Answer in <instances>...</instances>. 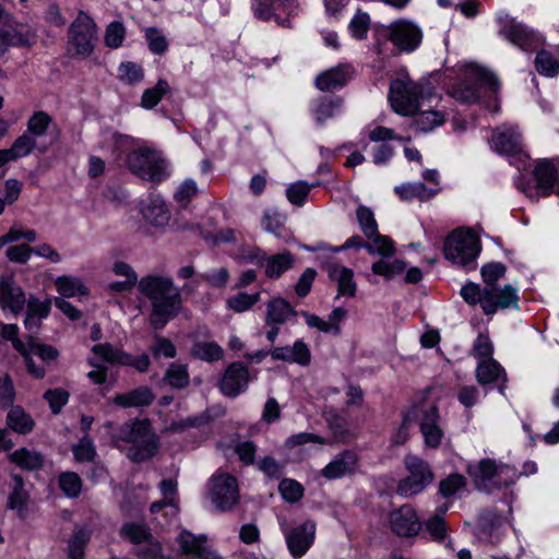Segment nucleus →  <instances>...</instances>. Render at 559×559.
Instances as JSON below:
<instances>
[{
  "label": "nucleus",
  "instance_id": "nucleus-40",
  "mask_svg": "<svg viewBox=\"0 0 559 559\" xmlns=\"http://www.w3.org/2000/svg\"><path fill=\"white\" fill-rule=\"evenodd\" d=\"M10 461L24 469H38L43 466V455L26 448L19 449L10 454Z\"/></svg>",
  "mask_w": 559,
  "mask_h": 559
},
{
  "label": "nucleus",
  "instance_id": "nucleus-56",
  "mask_svg": "<svg viewBox=\"0 0 559 559\" xmlns=\"http://www.w3.org/2000/svg\"><path fill=\"white\" fill-rule=\"evenodd\" d=\"M448 507L441 508L439 513L430 518L426 524V531L429 533L433 540H442L447 536V527L443 519V514L447 512Z\"/></svg>",
  "mask_w": 559,
  "mask_h": 559
},
{
  "label": "nucleus",
  "instance_id": "nucleus-58",
  "mask_svg": "<svg viewBox=\"0 0 559 559\" xmlns=\"http://www.w3.org/2000/svg\"><path fill=\"white\" fill-rule=\"evenodd\" d=\"M312 187L313 185H309L306 181H297L289 185L286 189L288 201L297 206L304 205Z\"/></svg>",
  "mask_w": 559,
  "mask_h": 559
},
{
  "label": "nucleus",
  "instance_id": "nucleus-1",
  "mask_svg": "<svg viewBox=\"0 0 559 559\" xmlns=\"http://www.w3.org/2000/svg\"><path fill=\"white\" fill-rule=\"evenodd\" d=\"M136 284L139 292L151 301L148 320L153 329H163L180 312L182 302L180 292L167 276L148 275L139 282L124 278L109 283L106 289L109 294L116 295L130 292Z\"/></svg>",
  "mask_w": 559,
  "mask_h": 559
},
{
  "label": "nucleus",
  "instance_id": "nucleus-5",
  "mask_svg": "<svg viewBox=\"0 0 559 559\" xmlns=\"http://www.w3.org/2000/svg\"><path fill=\"white\" fill-rule=\"evenodd\" d=\"M460 293L465 302L478 305L485 314H493L499 309L518 308V289L510 284L503 287H480L476 283H467Z\"/></svg>",
  "mask_w": 559,
  "mask_h": 559
},
{
  "label": "nucleus",
  "instance_id": "nucleus-2",
  "mask_svg": "<svg viewBox=\"0 0 559 559\" xmlns=\"http://www.w3.org/2000/svg\"><path fill=\"white\" fill-rule=\"evenodd\" d=\"M115 146L119 157L126 155L124 164L130 171L143 180L158 183L170 176V164L160 152L146 146L135 147L132 139L126 135H116Z\"/></svg>",
  "mask_w": 559,
  "mask_h": 559
},
{
  "label": "nucleus",
  "instance_id": "nucleus-25",
  "mask_svg": "<svg viewBox=\"0 0 559 559\" xmlns=\"http://www.w3.org/2000/svg\"><path fill=\"white\" fill-rule=\"evenodd\" d=\"M389 523L392 531L400 536H414L420 531V522L411 506H403L390 513Z\"/></svg>",
  "mask_w": 559,
  "mask_h": 559
},
{
  "label": "nucleus",
  "instance_id": "nucleus-6",
  "mask_svg": "<svg viewBox=\"0 0 559 559\" xmlns=\"http://www.w3.org/2000/svg\"><path fill=\"white\" fill-rule=\"evenodd\" d=\"M93 357L88 358V364L94 367V370L87 373L91 381L96 384H103L107 379V369L98 364L106 361L109 364H119L122 366H130L140 372H146L150 368L151 360L146 354L140 356H132L131 354L115 347L109 343L97 344L92 347Z\"/></svg>",
  "mask_w": 559,
  "mask_h": 559
},
{
  "label": "nucleus",
  "instance_id": "nucleus-52",
  "mask_svg": "<svg viewBox=\"0 0 559 559\" xmlns=\"http://www.w3.org/2000/svg\"><path fill=\"white\" fill-rule=\"evenodd\" d=\"M370 242L366 245V249L370 254H380L382 257H391L394 253V243L393 241L386 237L382 236L376 231V235L372 236Z\"/></svg>",
  "mask_w": 559,
  "mask_h": 559
},
{
  "label": "nucleus",
  "instance_id": "nucleus-26",
  "mask_svg": "<svg viewBox=\"0 0 559 559\" xmlns=\"http://www.w3.org/2000/svg\"><path fill=\"white\" fill-rule=\"evenodd\" d=\"M358 468V457L353 451H344L337 454L321 471L320 475L328 480L349 476Z\"/></svg>",
  "mask_w": 559,
  "mask_h": 559
},
{
  "label": "nucleus",
  "instance_id": "nucleus-60",
  "mask_svg": "<svg viewBox=\"0 0 559 559\" xmlns=\"http://www.w3.org/2000/svg\"><path fill=\"white\" fill-rule=\"evenodd\" d=\"M119 79L128 84L140 83L144 78V72L141 66L128 61L122 62L118 69Z\"/></svg>",
  "mask_w": 559,
  "mask_h": 559
},
{
  "label": "nucleus",
  "instance_id": "nucleus-17",
  "mask_svg": "<svg viewBox=\"0 0 559 559\" xmlns=\"http://www.w3.org/2000/svg\"><path fill=\"white\" fill-rule=\"evenodd\" d=\"M36 31L28 24L17 23L3 10L0 19V43L8 46H32L36 41Z\"/></svg>",
  "mask_w": 559,
  "mask_h": 559
},
{
  "label": "nucleus",
  "instance_id": "nucleus-55",
  "mask_svg": "<svg viewBox=\"0 0 559 559\" xmlns=\"http://www.w3.org/2000/svg\"><path fill=\"white\" fill-rule=\"evenodd\" d=\"M466 480L460 474H451L439 484V493L444 498L457 495L464 489Z\"/></svg>",
  "mask_w": 559,
  "mask_h": 559
},
{
  "label": "nucleus",
  "instance_id": "nucleus-23",
  "mask_svg": "<svg viewBox=\"0 0 559 559\" xmlns=\"http://www.w3.org/2000/svg\"><path fill=\"white\" fill-rule=\"evenodd\" d=\"M25 302V294L13 276H2L0 280V308L3 312L17 314L24 309Z\"/></svg>",
  "mask_w": 559,
  "mask_h": 559
},
{
  "label": "nucleus",
  "instance_id": "nucleus-46",
  "mask_svg": "<svg viewBox=\"0 0 559 559\" xmlns=\"http://www.w3.org/2000/svg\"><path fill=\"white\" fill-rule=\"evenodd\" d=\"M165 381L175 389H182L190 382V377L186 365L173 362L169 365Z\"/></svg>",
  "mask_w": 559,
  "mask_h": 559
},
{
  "label": "nucleus",
  "instance_id": "nucleus-28",
  "mask_svg": "<svg viewBox=\"0 0 559 559\" xmlns=\"http://www.w3.org/2000/svg\"><path fill=\"white\" fill-rule=\"evenodd\" d=\"M177 480L174 478L163 479L158 486L163 496L162 500L152 503L151 512L157 513L162 509L167 508L166 514L176 518L179 511L178 508V490Z\"/></svg>",
  "mask_w": 559,
  "mask_h": 559
},
{
  "label": "nucleus",
  "instance_id": "nucleus-27",
  "mask_svg": "<svg viewBox=\"0 0 559 559\" xmlns=\"http://www.w3.org/2000/svg\"><path fill=\"white\" fill-rule=\"evenodd\" d=\"M19 328L16 324H3L2 325V337L12 342V346L17 350L24 358L27 371L36 379L45 377L46 371L43 367L36 366L34 360L29 358V349L26 347L27 343H23L19 337Z\"/></svg>",
  "mask_w": 559,
  "mask_h": 559
},
{
  "label": "nucleus",
  "instance_id": "nucleus-50",
  "mask_svg": "<svg viewBox=\"0 0 559 559\" xmlns=\"http://www.w3.org/2000/svg\"><path fill=\"white\" fill-rule=\"evenodd\" d=\"M370 22V16L367 12L357 10L348 24L350 35L358 40L367 38Z\"/></svg>",
  "mask_w": 559,
  "mask_h": 559
},
{
  "label": "nucleus",
  "instance_id": "nucleus-15",
  "mask_svg": "<svg viewBox=\"0 0 559 559\" xmlns=\"http://www.w3.org/2000/svg\"><path fill=\"white\" fill-rule=\"evenodd\" d=\"M254 15L263 21H274L285 26L290 16L298 13L297 0H252Z\"/></svg>",
  "mask_w": 559,
  "mask_h": 559
},
{
  "label": "nucleus",
  "instance_id": "nucleus-11",
  "mask_svg": "<svg viewBox=\"0 0 559 559\" xmlns=\"http://www.w3.org/2000/svg\"><path fill=\"white\" fill-rule=\"evenodd\" d=\"M424 87L408 78L391 83L389 100L393 110L402 116L415 114L423 106Z\"/></svg>",
  "mask_w": 559,
  "mask_h": 559
},
{
  "label": "nucleus",
  "instance_id": "nucleus-19",
  "mask_svg": "<svg viewBox=\"0 0 559 559\" xmlns=\"http://www.w3.org/2000/svg\"><path fill=\"white\" fill-rule=\"evenodd\" d=\"M497 21L500 24V34L513 45L526 50L538 41L537 35L532 29L515 22L509 14L499 13Z\"/></svg>",
  "mask_w": 559,
  "mask_h": 559
},
{
  "label": "nucleus",
  "instance_id": "nucleus-49",
  "mask_svg": "<svg viewBox=\"0 0 559 559\" xmlns=\"http://www.w3.org/2000/svg\"><path fill=\"white\" fill-rule=\"evenodd\" d=\"M406 264L402 260H379L374 262L371 266L372 272L377 275H381L386 280H391L394 276L403 273L405 271Z\"/></svg>",
  "mask_w": 559,
  "mask_h": 559
},
{
  "label": "nucleus",
  "instance_id": "nucleus-61",
  "mask_svg": "<svg viewBox=\"0 0 559 559\" xmlns=\"http://www.w3.org/2000/svg\"><path fill=\"white\" fill-rule=\"evenodd\" d=\"M280 492L287 502H297L304 496V487L298 481L286 478L280 483Z\"/></svg>",
  "mask_w": 559,
  "mask_h": 559
},
{
  "label": "nucleus",
  "instance_id": "nucleus-35",
  "mask_svg": "<svg viewBox=\"0 0 559 559\" xmlns=\"http://www.w3.org/2000/svg\"><path fill=\"white\" fill-rule=\"evenodd\" d=\"M536 189L539 194H549L556 182V168L549 160H539L534 168Z\"/></svg>",
  "mask_w": 559,
  "mask_h": 559
},
{
  "label": "nucleus",
  "instance_id": "nucleus-4",
  "mask_svg": "<svg viewBox=\"0 0 559 559\" xmlns=\"http://www.w3.org/2000/svg\"><path fill=\"white\" fill-rule=\"evenodd\" d=\"M457 71L456 82L449 87V93L461 103L472 104L477 102L480 86H487L492 91L499 86L496 74L478 63H462Z\"/></svg>",
  "mask_w": 559,
  "mask_h": 559
},
{
  "label": "nucleus",
  "instance_id": "nucleus-21",
  "mask_svg": "<svg viewBox=\"0 0 559 559\" xmlns=\"http://www.w3.org/2000/svg\"><path fill=\"white\" fill-rule=\"evenodd\" d=\"M177 543L180 551L191 559H224L207 544V537L203 534L193 535L189 531H182L177 537Z\"/></svg>",
  "mask_w": 559,
  "mask_h": 559
},
{
  "label": "nucleus",
  "instance_id": "nucleus-30",
  "mask_svg": "<svg viewBox=\"0 0 559 559\" xmlns=\"http://www.w3.org/2000/svg\"><path fill=\"white\" fill-rule=\"evenodd\" d=\"M329 277L337 283L338 295L354 297L357 285L354 281V273L350 269L341 264H330L328 266Z\"/></svg>",
  "mask_w": 559,
  "mask_h": 559
},
{
  "label": "nucleus",
  "instance_id": "nucleus-34",
  "mask_svg": "<svg viewBox=\"0 0 559 559\" xmlns=\"http://www.w3.org/2000/svg\"><path fill=\"white\" fill-rule=\"evenodd\" d=\"M57 292L64 298L87 296L90 290L83 280L72 275H61L55 280Z\"/></svg>",
  "mask_w": 559,
  "mask_h": 559
},
{
  "label": "nucleus",
  "instance_id": "nucleus-41",
  "mask_svg": "<svg viewBox=\"0 0 559 559\" xmlns=\"http://www.w3.org/2000/svg\"><path fill=\"white\" fill-rule=\"evenodd\" d=\"M11 488L12 490L9 495L8 506L12 510L22 512L26 507V501L28 498V495L24 489L23 479L20 476L14 475L12 477Z\"/></svg>",
  "mask_w": 559,
  "mask_h": 559
},
{
  "label": "nucleus",
  "instance_id": "nucleus-57",
  "mask_svg": "<svg viewBox=\"0 0 559 559\" xmlns=\"http://www.w3.org/2000/svg\"><path fill=\"white\" fill-rule=\"evenodd\" d=\"M50 123L51 118L48 114L44 111H36L28 119L26 132L33 138L44 136Z\"/></svg>",
  "mask_w": 559,
  "mask_h": 559
},
{
  "label": "nucleus",
  "instance_id": "nucleus-38",
  "mask_svg": "<svg viewBox=\"0 0 559 559\" xmlns=\"http://www.w3.org/2000/svg\"><path fill=\"white\" fill-rule=\"evenodd\" d=\"M476 378L480 384H488L496 382L499 379L504 381L506 372L495 359L488 358L478 362L476 368Z\"/></svg>",
  "mask_w": 559,
  "mask_h": 559
},
{
  "label": "nucleus",
  "instance_id": "nucleus-36",
  "mask_svg": "<svg viewBox=\"0 0 559 559\" xmlns=\"http://www.w3.org/2000/svg\"><path fill=\"white\" fill-rule=\"evenodd\" d=\"M396 194L405 201H427L431 199L439 188H429L423 182H406L394 188Z\"/></svg>",
  "mask_w": 559,
  "mask_h": 559
},
{
  "label": "nucleus",
  "instance_id": "nucleus-9",
  "mask_svg": "<svg viewBox=\"0 0 559 559\" xmlns=\"http://www.w3.org/2000/svg\"><path fill=\"white\" fill-rule=\"evenodd\" d=\"M444 257L453 264L474 269L480 252L477 236L467 229H456L444 241Z\"/></svg>",
  "mask_w": 559,
  "mask_h": 559
},
{
  "label": "nucleus",
  "instance_id": "nucleus-62",
  "mask_svg": "<svg viewBox=\"0 0 559 559\" xmlns=\"http://www.w3.org/2000/svg\"><path fill=\"white\" fill-rule=\"evenodd\" d=\"M126 37V28L120 22L110 23L105 32V44L111 49L119 48Z\"/></svg>",
  "mask_w": 559,
  "mask_h": 559
},
{
  "label": "nucleus",
  "instance_id": "nucleus-3",
  "mask_svg": "<svg viewBox=\"0 0 559 559\" xmlns=\"http://www.w3.org/2000/svg\"><path fill=\"white\" fill-rule=\"evenodd\" d=\"M115 442L133 462L150 460L158 449L157 438L147 420L126 423L121 426Z\"/></svg>",
  "mask_w": 559,
  "mask_h": 559
},
{
  "label": "nucleus",
  "instance_id": "nucleus-47",
  "mask_svg": "<svg viewBox=\"0 0 559 559\" xmlns=\"http://www.w3.org/2000/svg\"><path fill=\"white\" fill-rule=\"evenodd\" d=\"M260 293H238L226 300V307L235 312H245L252 308L260 300Z\"/></svg>",
  "mask_w": 559,
  "mask_h": 559
},
{
  "label": "nucleus",
  "instance_id": "nucleus-48",
  "mask_svg": "<svg viewBox=\"0 0 559 559\" xmlns=\"http://www.w3.org/2000/svg\"><path fill=\"white\" fill-rule=\"evenodd\" d=\"M341 111L342 100L340 98H330L320 102L313 110V114L317 121L323 123L328 119L338 116Z\"/></svg>",
  "mask_w": 559,
  "mask_h": 559
},
{
  "label": "nucleus",
  "instance_id": "nucleus-51",
  "mask_svg": "<svg viewBox=\"0 0 559 559\" xmlns=\"http://www.w3.org/2000/svg\"><path fill=\"white\" fill-rule=\"evenodd\" d=\"M356 216L364 235L367 238L374 236L378 230V224L372 210L365 205H359L356 211Z\"/></svg>",
  "mask_w": 559,
  "mask_h": 559
},
{
  "label": "nucleus",
  "instance_id": "nucleus-12",
  "mask_svg": "<svg viewBox=\"0 0 559 559\" xmlns=\"http://www.w3.org/2000/svg\"><path fill=\"white\" fill-rule=\"evenodd\" d=\"M207 496L218 511H228L239 501V487L235 476L216 472L207 483Z\"/></svg>",
  "mask_w": 559,
  "mask_h": 559
},
{
  "label": "nucleus",
  "instance_id": "nucleus-45",
  "mask_svg": "<svg viewBox=\"0 0 559 559\" xmlns=\"http://www.w3.org/2000/svg\"><path fill=\"white\" fill-rule=\"evenodd\" d=\"M91 538L87 527H79L74 531L69 543V559H84V547Z\"/></svg>",
  "mask_w": 559,
  "mask_h": 559
},
{
  "label": "nucleus",
  "instance_id": "nucleus-59",
  "mask_svg": "<svg viewBox=\"0 0 559 559\" xmlns=\"http://www.w3.org/2000/svg\"><path fill=\"white\" fill-rule=\"evenodd\" d=\"M26 347L29 349L32 360L33 355L38 356L45 362L55 361L59 357V352L53 346L37 343L32 338L27 342Z\"/></svg>",
  "mask_w": 559,
  "mask_h": 559
},
{
  "label": "nucleus",
  "instance_id": "nucleus-16",
  "mask_svg": "<svg viewBox=\"0 0 559 559\" xmlns=\"http://www.w3.org/2000/svg\"><path fill=\"white\" fill-rule=\"evenodd\" d=\"M280 525L290 555L294 558L302 557L314 542L316 523L307 520L296 527L289 528L284 521H281Z\"/></svg>",
  "mask_w": 559,
  "mask_h": 559
},
{
  "label": "nucleus",
  "instance_id": "nucleus-24",
  "mask_svg": "<svg viewBox=\"0 0 559 559\" xmlns=\"http://www.w3.org/2000/svg\"><path fill=\"white\" fill-rule=\"evenodd\" d=\"M249 370L241 362H233L225 370L219 382L221 392L229 397H236L247 390Z\"/></svg>",
  "mask_w": 559,
  "mask_h": 559
},
{
  "label": "nucleus",
  "instance_id": "nucleus-44",
  "mask_svg": "<svg viewBox=\"0 0 559 559\" xmlns=\"http://www.w3.org/2000/svg\"><path fill=\"white\" fill-rule=\"evenodd\" d=\"M22 239L28 242H35L37 240V233L34 229H25L20 224H14L7 234L0 237V250L7 245Z\"/></svg>",
  "mask_w": 559,
  "mask_h": 559
},
{
  "label": "nucleus",
  "instance_id": "nucleus-37",
  "mask_svg": "<svg viewBox=\"0 0 559 559\" xmlns=\"http://www.w3.org/2000/svg\"><path fill=\"white\" fill-rule=\"evenodd\" d=\"M7 424L11 430L20 435H27L35 427V420L21 406H14L9 411Z\"/></svg>",
  "mask_w": 559,
  "mask_h": 559
},
{
  "label": "nucleus",
  "instance_id": "nucleus-43",
  "mask_svg": "<svg viewBox=\"0 0 559 559\" xmlns=\"http://www.w3.org/2000/svg\"><path fill=\"white\" fill-rule=\"evenodd\" d=\"M170 92V86L165 80H159L154 87L146 88L141 97V106L144 109L154 108Z\"/></svg>",
  "mask_w": 559,
  "mask_h": 559
},
{
  "label": "nucleus",
  "instance_id": "nucleus-31",
  "mask_svg": "<svg viewBox=\"0 0 559 559\" xmlns=\"http://www.w3.org/2000/svg\"><path fill=\"white\" fill-rule=\"evenodd\" d=\"M350 78L348 66H337L320 73L316 79V86L320 91H331L343 86Z\"/></svg>",
  "mask_w": 559,
  "mask_h": 559
},
{
  "label": "nucleus",
  "instance_id": "nucleus-7",
  "mask_svg": "<svg viewBox=\"0 0 559 559\" xmlns=\"http://www.w3.org/2000/svg\"><path fill=\"white\" fill-rule=\"evenodd\" d=\"M466 472L480 490L509 486L515 483L518 477L513 466L490 457L468 463Z\"/></svg>",
  "mask_w": 559,
  "mask_h": 559
},
{
  "label": "nucleus",
  "instance_id": "nucleus-63",
  "mask_svg": "<svg viewBox=\"0 0 559 559\" xmlns=\"http://www.w3.org/2000/svg\"><path fill=\"white\" fill-rule=\"evenodd\" d=\"M76 462H92L96 456L93 441L84 437L72 449Z\"/></svg>",
  "mask_w": 559,
  "mask_h": 559
},
{
  "label": "nucleus",
  "instance_id": "nucleus-54",
  "mask_svg": "<svg viewBox=\"0 0 559 559\" xmlns=\"http://www.w3.org/2000/svg\"><path fill=\"white\" fill-rule=\"evenodd\" d=\"M59 487L69 498H75L82 490V480L74 472H66L59 476Z\"/></svg>",
  "mask_w": 559,
  "mask_h": 559
},
{
  "label": "nucleus",
  "instance_id": "nucleus-22",
  "mask_svg": "<svg viewBox=\"0 0 559 559\" xmlns=\"http://www.w3.org/2000/svg\"><path fill=\"white\" fill-rule=\"evenodd\" d=\"M489 144L499 154H518L523 147L522 134L518 126L503 124L495 130Z\"/></svg>",
  "mask_w": 559,
  "mask_h": 559
},
{
  "label": "nucleus",
  "instance_id": "nucleus-29",
  "mask_svg": "<svg viewBox=\"0 0 559 559\" xmlns=\"http://www.w3.org/2000/svg\"><path fill=\"white\" fill-rule=\"evenodd\" d=\"M36 147V140L29 133L20 135L10 148L0 150V168L7 163L28 156Z\"/></svg>",
  "mask_w": 559,
  "mask_h": 559
},
{
  "label": "nucleus",
  "instance_id": "nucleus-8",
  "mask_svg": "<svg viewBox=\"0 0 559 559\" xmlns=\"http://www.w3.org/2000/svg\"><path fill=\"white\" fill-rule=\"evenodd\" d=\"M378 53H382L381 40H389L393 46L403 52H412L416 50L423 38L420 28L412 21L397 20L389 25H381L376 28Z\"/></svg>",
  "mask_w": 559,
  "mask_h": 559
},
{
  "label": "nucleus",
  "instance_id": "nucleus-33",
  "mask_svg": "<svg viewBox=\"0 0 559 559\" xmlns=\"http://www.w3.org/2000/svg\"><path fill=\"white\" fill-rule=\"evenodd\" d=\"M415 114V128L421 132L432 131L435 128L440 127L445 121V115L442 110L425 108L424 100L423 106L419 107Z\"/></svg>",
  "mask_w": 559,
  "mask_h": 559
},
{
  "label": "nucleus",
  "instance_id": "nucleus-53",
  "mask_svg": "<svg viewBox=\"0 0 559 559\" xmlns=\"http://www.w3.org/2000/svg\"><path fill=\"white\" fill-rule=\"evenodd\" d=\"M535 67L539 74L554 78L559 72V63L548 51H539L535 58Z\"/></svg>",
  "mask_w": 559,
  "mask_h": 559
},
{
  "label": "nucleus",
  "instance_id": "nucleus-13",
  "mask_svg": "<svg viewBox=\"0 0 559 559\" xmlns=\"http://www.w3.org/2000/svg\"><path fill=\"white\" fill-rule=\"evenodd\" d=\"M414 423L419 426L420 433L426 447L437 449L443 439V428L438 407L435 404L423 403L412 406Z\"/></svg>",
  "mask_w": 559,
  "mask_h": 559
},
{
  "label": "nucleus",
  "instance_id": "nucleus-32",
  "mask_svg": "<svg viewBox=\"0 0 559 559\" xmlns=\"http://www.w3.org/2000/svg\"><path fill=\"white\" fill-rule=\"evenodd\" d=\"M295 314L296 311L287 300L273 297L266 305L265 322L267 325L283 324Z\"/></svg>",
  "mask_w": 559,
  "mask_h": 559
},
{
  "label": "nucleus",
  "instance_id": "nucleus-20",
  "mask_svg": "<svg viewBox=\"0 0 559 559\" xmlns=\"http://www.w3.org/2000/svg\"><path fill=\"white\" fill-rule=\"evenodd\" d=\"M139 213L142 219L155 228L166 227L171 217L165 200L158 194H150L139 202Z\"/></svg>",
  "mask_w": 559,
  "mask_h": 559
},
{
  "label": "nucleus",
  "instance_id": "nucleus-64",
  "mask_svg": "<svg viewBox=\"0 0 559 559\" xmlns=\"http://www.w3.org/2000/svg\"><path fill=\"white\" fill-rule=\"evenodd\" d=\"M136 554L142 559H170L171 555L166 554L162 550V546L158 542L152 537L136 550Z\"/></svg>",
  "mask_w": 559,
  "mask_h": 559
},
{
  "label": "nucleus",
  "instance_id": "nucleus-39",
  "mask_svg": "<svg viewBox=\"0 0 559 559\" xmlns=\"http://www.w3.org/2000/svg\"><path fill=\"white\" fill-rule=\"evenodd\" d=\"M154 395L148 388H139L131 392L119 394L114 403L122 407L145 406L152 403Z\"/></svg>",
  "mask_w": 559,
  "mask_h": 559
},
{
  "label": "nucleus",
  "instance_id": "nucleus-14",
  "mask_svg": "<svg viewBox=\"0 0 559 559\" xmlns=\"http://www.w3.org/2000/svg\"><path fill=\"white\" fill-rule=\"evenodd\" d=\"M404 462L408 475L399 483L397 492L403 497H412L432 483L433 473L428 463L417 455H406Z\"/></svg>",
  "mask_w": 559,
  "mask_h": 559
},
{
  "label": "nucleus",
  "instance_id": "nucleus-10",
  "mask_svg": "<svg viewBox=\"0 0 559 559\" xmlns=\"http://www.w3.org/2000/svg\"><path fill=\"white\" fill-rule=\"evenodd\" d=\"M97 27L95 22L85 13L80 12L71 24L68 51L71 56L86 59L95 48Z\"/></svg>",
  "mask_w": 559,
  "mask_h": 559
},
{
  "label": "nucleus",
  "instance_id": "nucleus-18",
  "mask_svg": "<svg viewBox=\"0 0 559 559\" xmlns=\"http://www.w3.org/2000/svg\"><path fill=\"white\" fill-rule=\"evenodd\" d=\"M241 259L258 266L265 264V274L271 278H278L284 272L293 266L294 258L289 252H283L266 258V254L261 249H250L243 252Z\"/></svg>",
  "mask_w": 559,
  "mask_h": 559
},
{
  "label": "nucleus",
  "instance_id": "nucleus-42",
  "mask_svg": "<svg viewBox=\"0 0 559 559\" xmlns=\"http://www.w3.org/2000/svg\"><path fill=\"white\" fill-rule=\"evenodd\" d=\"M191 353L195 358L209 362L223 358V348L215 342H197Z\"/></svg>",
  "mask_w": 559,
  "mask_h": 559
}]
</instances>
